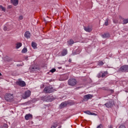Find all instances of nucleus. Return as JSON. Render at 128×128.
Wrapping results in <instances>:
<instances>
[{
    "instance_id": "f257e3e1",
    "label": "nucleus",
    "mask_w": 128,
    "mask_h": 128,
    "mask_svg": "<svg viewBox=\"0 0 128 128\" xmlns=\"http://www.w3.org/2000/svg\"><path fill=\"white\" fill-rule=\"evenodd\" d=\"M41 100L43 102H52L54 100V96L52 95L48 96H43L41 98Z\"/></svg>"
},
{
    "instance_id": "a211bd4d",
    "label": "nucleus",
    "mask_w": 128,
    "mask_h": 128,
    "mask_svg": "<svg viewBox=\"0 0 128 128\" xmlns=\"http://www.w3.org/2000/svg\"><path fill=\"white\" fill-rule=\"evenodd\" d=\"M101 74V78H104L108 76V72L106 71L104 72H102Z\"/></svg>"
},
{
    "instance_id": "393cba45",
    "label": "nucleus",
    "mask_w": 128,
    "mask_h": 128,
    "mask_svg": "<svg viewBox=\"0 0 128 128\" xmlns=\"http://www.w3.org/2000/svg\"><path fill=\"white\" fill-rule=\"evenodd\" d=\"M30 70L32 71V72H34V70H37V68L35 66L34 67H30Z\"/></svg>"
},
{
    "instance_id": "5701e85b",
    "label": "nucleus",
    "mask_w": 128,
    "mask_h": 128,
    "mask_svg": "<svg viewBox=\"0 0 128 128\" xmlns=\"http://www.w3.org/2000/svg\"><path fill=\"white\" fill-rule=\"evenodd\" d=\"M32 46L34 48V49L36 48V44L34 42H32Z\"/></svg>"
},
{
    "instance_id": "7ed1b4c3",
    "label": "nucleus",
    "mask_w": 128,
    "mask_h": 128,
    "mask_svg": "<svg viewBox=\"0 0 128 128\" xmlns=\"http://www.w3.org/2000/svg\"><path fill=\"white\" fill-rule=\"evenodd\" d=\"M44 92H46L48 94H52V92H54V89L50 86L46 87L44 90Z\"/></svg>"
},
{
    "instance_id": "4468645a",
    "label": "nucleus",
    "mask_w": 128,
    "mask_h": 128,
    "mask_svg": "<svg viewBox=\"0 0 128 128\" xmlns=\"http://www.w3.org/2000/svg\"><path fill=\"white\" fill-rule=\"evenodd\" d=\"M84 30L86 32H90L92 30V28H90L89 26H84Z\"/></svg>"
},
{
    "instance_id": "c85d7f7f",
    "label": "nucleus",
    "mask_w": 128,
    "mask_h": 128,
    "mask_svg": "<svg viewBox=\"0 0 128 128\" xmlns=\"http://www.w3.org/2000/svg\"><path fill=\"white\" fill-rule=\"evenodd\" d=\"M50 72H56V68H52L51 70H50Z\"/></svg>"
},
{
    "instance_id": "4c0bfd02",
    "label": "nucleus",
    "mask_w": 128,
    "mask_h": 128,
    "mask_svg": "<svg viewBox=\"0 0 128 128\" xmlns=\"http://www.w3.org/2000/svg\"><path fill=\"white\" fill-rule=\"evenodd\" d=\"M124 92H128V89L124 90Z\"/></svg>"
},
{
    "instance_id": "f8f14e48",
    "label": "nucleus",
    "mask_w": 128,
    "mask_h": 128,
    "mask_svg": "<svg viewBox=\"0 0 128 128\" xmlns=\"http://www.w3.org/2000/svg\"><path fill=\"white\" fill-rule=\"evenodd\" d=\"M68 54V50L64 49L61 52L62 56H66Z\"/></svg>"
},
{
    "instance_id": "0eeeda50",
    "label": "nucleus",
    "mask_w": 128,
    "mask_h": 128,
    "mask_svg": "<svg viewBox=\"0 0 128 128\" xmlns=\"http://www.w3.org/2000/svg\"><path fill=\"white\" fill-rule=\"evenodd\" d=\"M70 104V102L68 101H66L63 102H62L61 104H60L59 108H66L68 104Z\"/></svg>"
},
{
    "instance_id": "b1692460",
    "label": "nucleus",
    "mask_w": 128,
    "mask_h": 128,
    "mask_svg": "<svg viewBox=\"0 0 128 128\" xmlns=\"http://www.w3.org/2000/svg\"><path fill=\"white\" fill-rule=\"evenodd\" d=\"M0 8L2 10V12H6V8L0 5Z\"/></svg>"
},
{
    "instance_id": "7c9ffc66",
    "label": "nucleus",
    "mask_w": 128,
    "mask_h": 128,
    "mask_svg": "<svg viewBox=\"0 0 128 128\" xmlns=\"http://www.w3.org/2000/svg\"><path fill=\"white\" fill-rule=\"evenodd\" d=\"M119 128H126V126H124V125H120L119 126Z\"/></svg>"
},
{
    "instance_id": "ea45409f",
    "label": "nucleus",
    "mask_w": 128,
    "mask_h": 128,
    "mask_svg": "<svg viewBox=\"0 0 128 128\" xmlns=\"http://www.w3.org/2000/svg\"><path fill=\"white\" fill-rule=\"evenodd\" d=\"M109 128H112V126L110 125V126H109Z\"/></svg>"
},
{
    "instance_id": "f704fd0d",
    "label": "nucleus",
    "mask_w": 128,
    "mask_h": 128,
    "mask_svg": "<svg viewBox=\"0 0 128 128\" xmlns=\"http://www.w3.org/2000/svg\"><path fill=\"white\" fill-rule=\"evenodd\" d=\"M22 18H24L22 17V16H20L19 17V20H22Z\"/></svg>"
},
{
    "instance_id": "bb28decb",
    "label": "nucleus",
    "mask_w": 128,
    "mask_h": 128,
    "mask_svg": "<svg viewBox=\"0 0 128 128\" xmlns=\"http://www.w3.org/2000/svg\"><path fill=\"white\" fill-rule=\"evenodd\" d=\"M58 124L54 123V124L51 126V128H56Z\"/></svg>"
},
{
    "instance_id": "9b49d317",
    "label": "nucleus",
    "mask_w": 128,
    "mask_h": 128,
    "mask_svg": "<svg viewBox=\"0 0 128 128\" xmlns=\"http://www.w3.org/2000/svg\"><path fill=\"white\" fill-rule=\"evenodd\" d=\"M74 44V41L72 39H70L68 40L67 44L68 46H72V44Z\"/></svg>"
},
{
    "instance_id": "2eb2a0df",
    "label": "nucleus",
    "mask_w": 128,
    "mask_h": 128,
    "mask_svg": "<svg viewBox=\"0 0 128 128\" xmlns=\"http://www.w3.org/2000/svg\"><path fill=\"white\" fill-rule=\"evenodd\" d=\"M84 100H90V98H92V95L90 94H86L84 96Z\"/></svg>"
},
{
    "instance_id": "a18cd8bd",
    "label": "nucleus",
    "mask_w": 128,
    "mask_h": 128,
    "mask_svg": "<svg viewBox=\"0 0 128 128\" xmlns=\"http://www.w3.org/2000/svg\"><path fill=\"white\" fill-rule=\"evenodd\" d=\"M42 88H44V85H42Z\"/></svg>"
},
{
    "instance_id": "20e7f679",
    "label": "nucleus",
    "mask_w": 128,
    "mask_h": 128,
    "mask_svg": "<svg viewBox=\"0 0 128 128\" xmlns=\"http://www.w3.org/2000/svg\"><path fill=\"white\" fill-rule=\"evenodd\" d=\"M118 72H128V65H124L120 68Z\"/></svg>"
},
{
    "instance_id": "cd10ccee",
    "label": "nucleus",
    "mask_w": 128,
    "mask_h": 128,
    "mask_svg": "<svg viewBox=\"0 0 128 128\" xmlns=\"http://www.w3.org/2000/svg\"><path fill=\"white\" fill-rule=\"evenodd\" d=\"M98 66H104V62L102 61H99Z\"/></svg>"
},
{
    "instance_id": "e433bc0d",
    "label": "nucleus",
    "mask_w": 128,
    "mask_h": 128,
    "mask_svg": "<svg viewBox=\"0 0 128 128\" xmlns=\"http://www.w3.org/2000/svg\"><path fill=\"white\" fill-rule=\"evenodd\" d=\"M44 22H48V21H46V20L45 18H44Z\"/></svg>"
},
{
    "instance_id": "1a4fd4ad",
    "label": "nucleus",
    "mask_w": 128,
    "mask_h": 128,
    "mask_svg": "<svg viewBox=\"0 0 128 128\" xmlns=\"http://www.w3.org/2000/svg\"><path fill=\"white\" fill-rule=\"evenodd\" d=\"M104 106H106V108H109L112 107V106H114V103H112V102L110 101L109 102L105 104Z\"/></svg>"
},
{
    "instance_id": "37998d69",
    "label": "nucleus",
    "mask_w": 128,
    "mask_h": 128,
    "mask_svg": "<svg viewBox=\"0 0 128 128\" xmlns=\"http://www.w3.org/2000/svg\"><path fill=\"white\" fill-rule=\"evenodd\" d=\"M2 76V73L0 72V76Z\"/></svg>"
},
{
    "instance_id": "79ce46f5",
    "label": "nucleus",
    "mask_w": 128,
    "mask_h": 128,
    "mask_svg": "<svg viewBox=\"0 0 128 128\" xmlns=\"http://www.w3.org/2000/svg\"><path fill=\"white\" fill-rule=\"evenodd\" d=\"M78 88H80V87H78L76 88L77 90H78Z\"/></svg>"
},
{
    "instance_id": "423d86ee",
    "label": "nucleus",
    "mask_w": 128,
    "mask_h": 128,
    "mask_svg": "<svg viewBox=\"0 0 128 128\" xmlns=\"http://www.w3.org/2000/svg\"><path fill=\"white\" fill-rule=\"evenodd\" d=\"M16 84L20 86H22V88H23L24 86H26V82L20 80H19L18 81H16Z\"/></svg>"
},
{
    "instance_id": "f03ea898",
    "label": "nucleus",
    "mask_w": 128,
    "mask_h": 128,
    "mask_svg": "<svg viewBox=\"0 0 128 128\" xmlns=\"http://www.w3.org/2000/svg\"><path fill=\"white\" fill-rule=\"evenodd\" d=\"M5 100L6 102H12V100H14V94H6L4 96Z\"/></svg>"
},
{
    "instance_id": "58836bf2",
    "label": "nucleus",
    "mask_w": 128,
    "mask_h": 128,
    "mask_svg": "<svg viewBox=\"0 0 128 128\" xmlns=\"http://www.w3.org/2000/svg\"><path fill=\"white\" fill-rule=\"evenodd\" d=\"M22 65H20V64H17V66H20Z\"/></svg>"
},
{
    "instance_id": "6e6552de",
    "label": "nucleus",
    "mask_w": 128,
    "mask_h": 128,
    "mask_svg": "<svg viewBox=\"0 0 128 128\" xmlns=\"http://www.w3.org/2000/svg\"><path fill=\"white\" fill-rule=\"evenodd\" d=\"M30 91L26 90L24 94V98H30Z\"/></svg>"
},
{
    "instance_id": "dca6fc26",
    "label": "nucleus",
    "mask_w": 128,
    "mask_h": 128,
    "mask_svg": "<svg viewBox=\"0 0 128 128\" xmlns=\"http://www.w3.org/2000/svg\"><path fill=\"white\" fill-rule=\"evenodd\" d=\"M11 2L14 6H16L18 4V0H11Z\"/></svg>"
},
{
    "instance_id": "9d476101",
    "label": "nucleus",
    "mask_w": 128,
    "mask_h": 128,
    "mask_svg": "<svg viewBox=\"0 0 128 128\" xmlns=\"http://www.w3.org/2000/svg\"><path fill=\"white\" fill-rule=\"evenodd\" d=\"M24 118L26 120H28L32 118V114H26L24 116Z\"/></svg>"
},
{
    "instance_id": "c03bdc74",
    "label": "nucleus",
    "mask_w": 128,
    "mask_h": 128,
    "mask_svg": "<svg viewBox=\"0 0 128 128\" xmlns=\"http://www.w3.org/2000/svg\"><path fill=\"white\" fill-rule=\"evenodd\" d=\"M112 92H114V90H112Z\"/></svg>"
},
{
    "instance_id": "f3484780",
    "label": "nucleus",
    "mask_w": 128,
    "mask_h": 128,
    "mask_svg": "<svg viewBox=\"0 0 128 128\" xmlns=\"http://www.w3.org/2000/svg\"><path fill=\"white\" fill-rule=\"evenodd\" d=\"M84 112L87 114H90L91 116H94V114H96L94 112H91L90 110H86Z\"/></svg>"
},
{
    "instance_id": "39448f33",
    "label": "nucleus",
    "mask_w": 128,
    "mask_h": 128,
    "mask_svg": "<svg viewBox=\"0 0 128 128\" xmlns=\"http://www.w3.org/2000/svg\"><path fill=\"white\" fill-rule=\"evenodd\" d=\"M68 86H74L76 84V79L71 78L68 80Z\"/></svg>"
},
{
    "instance_id": "6ab92c4d",
    "label": "nucleus",
    "mask_w": 128,
    "mask_h": 128,
    "mask_svg": "<svg viewBox=\"0 0 128 128\" xmlns=\"http://www.w3.org/2000/svg\"><path fill=\"white\" fill-rule=\"evenodd\" d=\"M102 38H110V34L108 33L104 34L102 35Z\"/></svg>"
},
{
    "instance_id": "2f4dec72",
    "label": "nucleus",
    "mask_w": 128,
    "mask_h": 128,
    "mask_svg": "<svg viewBox=\"0 0 128 128\" xmlns=\"http://www.w3.org/2000/svg\"><path fill=\"white\" fill-rule=\"evenodd\" d=\"M4 30L5 32H6V30H8V27H6V26H4Z\"/></svg>"
},
{
    "instance_id": "72a5a7b5",
    "label": "nucleus",
    "mask_w": 128,
    "mask_h": 128,
    "mask_svg": "<svg viewBox=\"0 0 128 128\" xmlns=\"http://www.w3.org/2000/svg\"><path fill=\"white\" fill-rule=\"evenodd\" d=\"M102 124H100L99 126H97L96 128H102Z\"/></svg>"
},
{
    "instance_id": "aec40b11",
    "label": "nucleus",
    "mask_w": 128,
    "mask_h": 128,
    "mask_svg": "<svg viewBox=\"0 0 128 128\" xmlns=\"http://www.w3.org/2000/svg\"><path fill=\"white\" fill-rule=\"evenodd\" d=\"M22 46V42H18L16 44V48H20V46Z\"/></svg>"
},
{
    "instance_id": "c9c22d12",
    "label": "nucleus",
    "mask_w": 128,
    "mask_h": 128,
    "mask_svg": "<svg viewBox=\"0 0 128 128\" xmlns=\"http://www.w3.org/2000/svg\"><path fill=\"white\" fill-rule=\"evenodd\" d=\"M12 8V6H8V8Z\"/></svg>"
},
{
    "instance_id": "4be33fe9",
    "label": "nucleus",
    "mask_w": 128,
    "mask_h": 128,
    "mask_svg": "<svg viewBox=\"0 0 128 128\" xmlns=\"http://www.w3.org/2000/svg\"><path fill=\"white\" fill-rule=\"evenodd\" d=\"M128 23V18L123 20V22H122V24H126Z\"/></svg>"
},
{
    "instance_id": "412c9836",
    "label": "nucleus",
    "mask_w": 128,
    "mask_h": 128,
    "mask_svg": "<svg viewBox=\"0 0 128 128\" xmlns=\"http://www.w3.org/2000/svg\"><path fill=\"white\" fill-rule=\"evenodd\" d=\"M22 54H26V52H28V48H24L22 50Z\"/></svg>"
},
{
    "instance_id": "c756f323",
    "label": "nucleus",
    "mask_w": 128,
    "mask_h": 128,
    "mask_svg": "<svg viewBox=\"0 0 128 128\" xmlns=\"http://www.w3.org/2000/svg\"><path fill=\"white\" fill-rule=\"evenodd\" d=\"M100 77H102V72H100L98 74V78H100Z\"/></svg>"
},
{
    "instance_id": "a19ab883",
    "label": "nucleus",
    "mask_w": 128,
    "mask_h": 128,
    "mask_svg": "<svg viewBox=\"0 0 128 128\" xmlns=\"http://www.w3.org/2000/svg\"><path fill=\"white\" fill-rule=\"evenodd\" d=\"M68 62H72V60L70 59V60H68Z\"/></svg>"
},
{
    "instance_id": "473e14b6",
    "label": "nucleus",
    "mask_w": 128,
    "mask_h": 128,
    "mask_svg": "<svg viewBox=\"0 0 128 128\" xmlns=\"http://www.w3.org/2000/svg\"><path fill=\"white\" fill-rule=\"evenodd\" d=\"M113 22H114V24H118V20H114Z\"/></svg>"
},
{
    "instance_id": "a878e982",
    "label": "nucleus",
    "mask_w": 128,
    "mask_h": 128,
    "mask_svg": "<svg viewBox=\"0 0 128 128\" xmlns=\"http://www.w3.org/2000/svg\"><path fill=\"white\" fill-rule=\"evenodd\" d=\"M104 25L106 26H108V19L107 18L104 22Z\"/></svg>"
},
{
    "instance_id": "ddd939ff",
    "label": "nucleus",
    "mask_w": 128,
    "mask_h": 128,
    "mask_svg": "<svg viewBox=\"0 0 128 128\" xmlns=\"http://www.w3.org/2000/svg\"><path fill=\"white\" fill-rule=\"evenodd\" d=\"M24 36L26 38H30V32L28 31H26L24 33Z\"/></svg>"
}]
</instances>
